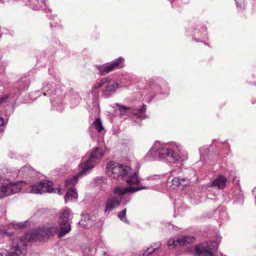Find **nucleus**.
<instances>
[{
    "label": "nucleus",
    "instance_id": "1",
    "mask_svg": "<svg viewBox=\"0 0 256 256\" xmlns=\"http://www.w3.org/2000/svg\"><path fill=\"white\" fill-rule=\"evenodd\" d=\"M179 150L178 146L175 144H164L160 146L158 148L153 146L147 153L145 158L148 160H153L156 156H158L160 160H164L170 163H175L181 160H184L188 158L186 155L182 158L177 154Z\"/></svg>",
    "mask_w": 256,
    "mask_h": 256
},
{
    "label": "nucleus",
    "instance_id": "2",
    "mask_svg": "<svg viewBox=\"0 0 256 256\" xmlns=\"http://www.w3.org/2000/svg\"><path fill=\"white\" fill-rule=\"evenodd\" d=\"M104 153L102 149L99 148H94L88 160L82 163L80 165V172L72 178L66 180L65 185L68 186L75 184L77 180L82 176L86 174V172L92 169L97 164V160L102 158Z\"/></svg>",
    "mask_w": 256,
    "mask_h": 256
},
{
    "label": "nucleus",
    "instance_id": "3",
    "mask_svg": "<svg viewBox=\"0 0 256 256\" xmlns=\"http://www.w3.org/2000/svg\"><path fill=\"white\" fill-rule=\"evenodd\" d=\"M34 238L32 233H26L23 236L14 238L12 245V250L14 252H8L7 256H18L20 254L25 255L27 252V244L34 241Z\"/></svg>",
    "mask_w": 256,
    "mask_h": 256
},
{
    "label": "nucleus",
    "instance_id": "4",
    "mask_svg": "<svg viewBox=\"0 0 256 256\" xmlns=\"http://www.w3.org/2000/svg\"><path fill=\"white\" fill-rule=\"evenodd\" d=\"M29 192L34 194L49 192L58 193L60 195L62 194L60 188H54L53 183L47 180H41L32 185L30 188Z\"/></svg>",
    "mask_w": 256,
    "mask_h": 256
},
{
    "label": "nucleus",
    "instance_id": "5",
    "mask_svg": "<svg viewBox=\"0 0 256 256\" xmlns=\"http://www.w3.org/2000/svg\"><path fill=\"white\" fill-rule=\"evenodd\" d=\"M216 241L204 242L194 248V252L198 256H214V252L218 246Z\"/></svg>",
    "mask_w": 256,
    "mask_h": 256
},
{
    "label": "nucleus",
    "instance_id": "6",
    "mask_svg": "<svg viewBox=\"0 0 256 256\" xmlns=\"http://www.w3.org/2000/svg\"><path fill=\"white\" fill-rule=\"evenodd\" d=\"M107 172H111V176L114 178L123 180L131 170L130 166L120 164H114L110 162L106 166Z\"/></svg>",
    "mask_w": 256,
    "mask_h": 256
},
{
    "label": "nucleus",
    "instance_id": "7",
    "mask_svg": "<svg viewBox=\"0 0 256 256\" xmlns=\"http://www.w3.org/2000/svg\"><path fill=\"white\" fill-rule=\"evenodd\" d=\"M70 210L69 208H65L58 218L60 231L58 236L61 238L68 233L71 230V226L69 222L70 215Z\"/></svg>",
    "mask_w": 256,
    "mask_h": 256
},
{
    "label": "nucleus",
    "instance_id": "8",
    "mask_svg": "<svg viewBox=\"0 0 256 256\" xmlns=\"http://www.w3.org/2000/svg\"><path fill=\"white\" fill-rule=\"evenodd\" d=\"M2 178L0 177V198H2L21 190V188L16 183H10L4 185L1 183Z\"/></svg>",
    "mask_w": 256,
    "mask_h": 256
},
{
    "label": "nucleus",
    "instance_id": "9",
    "mask_svg": "<svg viewBox=\"0 0 256 256\" xmlns=\"http://www.w3.org/2000/svg\"><path fill=\"white\" fill-rule=\"evenodd\" d=\"M146 189V186H116L114 189L113 192L115 194H118L120 196H122L127 193L134 192L140 190Z\"/></svg>",
    "mask_w": 256,
    "mask_h": 256
},
{
    "label": "nucleus",
    "instance_id": "10",
    "mask_svg": "<svg viewBox=\"0 0 256 256\" xmlns=\"http://www.w3.org/2000/svg\"><path fill=\"white\" fill-rule=\"evenodd\" d=\"M105 89L103 90L102 92L105 97L108 98L110 96L111 93L116 91L118 88V83L112 80V79L108 78V80L104 84Z\"/></svg>",
    "mask_w": 256,
    "mask_h": 256
},
{
    "label": "nucleus",
    "instance_id": "11",
    "mask_svg": "<svg viewBox=\"0 0 256 256\" xmlns=\"http://www.w3.org/2000/svg\"><path fill=\"white\" fill-rule=\"evenodd\" d=\"M120 199L118 197L114 196L108 199L106 202L104 212L108 214L114 208L120 206Z\"/></svg>",
    "mask_w": 256,
    "mask_h": 256
},
{
    "label": "nucleus",
    "instance_id": "12",
    "mask_svg": "<svg viewBox=\"0 0 256 256\" xmlns=\"http://www.w3.org/2000/svg\"><path fill=\"white\" fill-rule=\"evenodd\" d=\"M34 172V169L30 165H26L18 170V176L20 177L27 178L30 176Z\"/></svg>",
    "mask_w": 256,
    "mask_h": 256
},
{
    "label": "nucleus",
    "instance_id": "13",
    "mask_svg": "<svg viewBox=\"0 0 256 256\" xmlns=\"http://www.w3.org/2000/svg\"><path fill=\"white\" fill-rule=\"evenodd\" d=\"M78 198V194L76 189L74 188H72L68 189L65 195V202L76 200Z\"/></svg>",
    "mask_w": 256,
    "mask_h": 256
},
{
    "label": "nucleus",
    "instance_id": "14",
    "mask_svg": "<svg viewBox=\"0 0 256 256\" xmlns=\"http://www.w3.org/2000/svg\"><path fill=\"white\" fill-rule=\"evenodd\" d=\"M226 179L225 177L220 176L211 183L212 186H217L219 189L222 188L226 186Z\"/></svg>",
    "mask_w": 256,
    "mask_h": 256
},
{
    "label": "nucleus",
    "instance_id": "15",
    "mask_svg": "<svg viewBox=\"0 0 256 256\" xmlns=\"http://www.w3.org/2000/svg\"><path fill=\"white\" fill-rule=\"evenodd\" d=\"M126 181L130 186L138 185L140 181L138 178V172H134L132 174H130L126 178Z\"/></svg>",
    "mask_w": 256,
    "mask_h": 256
},
{
    "label": "nucleus",
    "instance_id": "16",
    "mask_svg": "<svg viewBox=\"0 0 256 256\" xmlns=\"http://www.w3.org/2000/svg\"><path fill=\"white\" fill-rule=\"evenodd\" d=\"M100 75L104 76L114 70L110 63H107L106 65L97 66Z\"/></svg>",
    "mask_w": 256,
    "mask_h": 256
},
{
    "label": "nucleus",
    "instance_id": "17",
    "mask_svg": "<svg viewBox=\"0 0 256 256\" xmlns=\"http://www.w3.org/2000/svg\"><path fill=\"white\" fill-rule=\"evenodd\" d=\"M146 110V106L142 104V107L138 110L134 109L130 111L132 114L135 115L139 118H144L145 112Z\"/></svg>",
    "mask_w": 256,
    "mask_h": 256
},
{
    "label": "nucleus",
    "instance_id": "18",
    "mask_svg": "<svg viewBox=\"0 0 256 256\" xmlns=\"http://www.w3.org/2000/svg\"><path fill=\"white\" fill-rule=\"evenodd\" d=\"M124 60L122 57H119L116 60L112 61L110 64L114 69L120 68L124 66Z\"/></svg>",
    "mask_w": 256,
    "mask_h": 256
},
{
    "label": "nucleus",
    "instance_id": "19",
    "mask_svg": "<svg viewBox=\"0 0 256 256\" xmlns=\"http://www.w3.org/2000/svg\"><path fill=\"white\" fill-rule=\"evenodd\" d=\"M42 90L44 96H52L54 88L52 84L46 83V85L43 86Z\"/></svg>",
    "mask_w": 256,
    "mask_h": 256
},
{
    "label": "nucleus",
    "instance_id": "20",
    "mask_svg": "<svg viewBox=\"0 0 256 256\" xmlns=\"http://www.w3.org/2000/svg\"><path fill=\"white\" fill-rule=\"evenodd\" d=\"M195 238L192 236H182L180 237V246L187 244L193 242Z\"/></svg>",
    "mask_w": 256,
    "mask_h": 256
},
{
    "label": "nucleus",
    "instance_id": "21",
    "mask_svg": "<svg viewBox=\"0 0 256 256\" xmlns=\"http://www.w3.org/2000/svg\"><path fill=\"white\" fill-rule=\"evenodd\" d=\"M44 232L48 236H52L58 232V228L57 226H52L46 228Z\"/></svg>",
    "mask_w": 256,
    "mask_h": 256
},
{
    "label": "nucleus",
    "instance_id": "22",
    "mask_svg": "<svg viewBox=\"0 0 256 256\" xmlns=\"http://www.w3.org/2000/svg\"><path fill=\"white\" fill-rule=\"evenodd\" d=\"M167 244L170 247H174L178 244L180 246V238H170L168 240Z\"/></svg>",
    "mask_w": 256,
    "mask_h": 256
},
{
    "label": "nucleus",
    "instance_id": "23",
    "mask_svg": "<svg viewBox=\"0 0 256 256\" xmlns=\"http://www.w3.org/2000/svg\"><path fill=\"white\" fill-rule=\"evenodd\" d=\"M92 125L98 132H100L104 130L102 122L99 118H96L95 121L94 122Z\"/></svg>",
    "mask_w": 256,
    "mask_h": 256
},
{
    "label": "nucleus",
    "instance_id": "24",
    "mask_svg": "<svg viewBox=\"0 0 256 256\" xmlns=\"http://www.w3.org/2000/svg\"><path fill=\"white\" fill-rule=\"evenodd\" d=\"M126 209L124 208L121 212H118V217L119 218L122 222L128 224V220L126 218Z\"/></svg>",
    "mask_w": 256,
    "mask_h": 256
},
{
    "label": "nucleus",
    "instance_id": "25",
    "mask_svg": "<svg viewBox=\"0 0 256 256\" xmlns=\"http://www.w3.org/2000/svg\"><path fill=\"white\" fill-rule=\"evenodd\" d=\"M108 78L106 77L102 78L100 82L94 84L93 88L92 89V91L98 89L102 86H104V84L107 82Z\"/></svg>",
    "mask_w": 256,
    "mask_h": 256
},
{
    "label": "nucleus",
    "instance_id": "26",
    "mask_svg": "<svg viewBox=\"0 0 256 256\" xmlns=\"http://www.w3.org/2000/svg\"><path fill=\"white\" fill-rule=\"evenodd\" d=\"M158 249V247L156 248H152V247L148 248L144 252L142 255L144 256H148L150 254L154 252Z\"/></svg>",
    "mask_w": 256,
    "mask_h": 256
},
{
    "label": "nucleus",
    "instance_id": "27",
    "mask_svg": "<svg viewBox=\"0 0 256 256\" xmlns=\"http://www.w3.org/2000/svg\"><path fill=\"white\" fill-rule=\"evenodd\" d=\"M116 105L120 108V110L121 112V114H123V112H126V111H128L130 110V108L120 104H116Z\"/></svg>",
    "mask_w": 256,
    "mask_h": 256
},
{
    "label": "nucleus",
    "instance_id": "28",
    "mask_svg": "<svg viewBox=\"0 0 256 256\" xmlns=\"http://www.w3.org/2000/svg\"><path fill=\"white\" fill-rule=\"evenodd\" d=\"M96 183L98 184H102V183H104L106 181V178L105 177L100 176L97 177L94 180Z\"/></svg>",
    "mask_w": 256,
    "mask_h": 256
},
{
    "label": "nucleus",
    "instance_id": "29",
    "mask_svg": "<svg viewBox=\"0 0 256 256\" xmlns=\"http://www.w3.org/2000/svg\"><path fill=\"white\" fill-rule=\"evenodd\" d=\"M181 185L182 186H186L190 184V180L187 178H180Z\"/></svg>",
    "mask_w": 256,
    "mask_h": 256
},
{
    "label": "nucleus",
    "instance_id": "30",
    "mask_svg": "<svg viewBox=\"0 0 256 256\" xmlns=\"http://www.w3.org/2000/svg\"><path fill=\"white\" fill-rule=\"evenodd\" d=\"M180 179V178H174L172 180V182L174 185L176 186H180L181 185Z\"/></svg>",
    "mask_w": 256,
    "mask_h": 256
},
{
    "label": "nucleus",
    "instance_id": "31",
    "mask_svg": "<svg viewBox=\"0 0 256 256\" xmlns=\"http://www.w3.org/2000/svg\"><path fill=\"white\" fill-rule=\"evenodd\" d=\"M94 252V250H91L90 248H86L84 250V253L86 254L88 256L93 254Z\"/></svg>",
    "mask_w": 256,
    "mask_h": 256
},
{
    "label": "nucleus",
    "instance_id": "32",
    "mask_svg": "<svg viewBox=\"0 0 256 256\" xmlns=\"http://www.w3.org/2000/svg\"><path fill=\"white\" fill-rule=\"evenodd\" d=\"M4 128V118L0 116V132H3Z\"/></svg>",
    "mask_w": 256,
    "mask_h": 256
},
{
    "label": "nucleus",
    "instance_id": "33",
    "mask_svg": "<svg viewBox=\"0 0 256 256\" xmlns=\"http://www.w3.org/2000/svg\"><path fill=\"white\" fill-rule=\"evenodd\" d=\"M162 176V175L160 174H154L153 176H150L148 177V180H154V179H160Z\"/></svg>",
    "mask_w": 256,
    "mask_h": 256
},
{
    "label": "nucleus",
    "instance_id": "34",
    "mask_svg": "<svg viewBox=\"0 0 256 256\" xmlns=\"http://www.w3.org/2000/svg\"><path fill=\"white\" fill-rule=\"evenodd\" d=\"M26 224V222H20L18 223L14 226L17 228H24Z\"/></svg>",
    "mask_w": 256,
    "mask_h": 256
},
{
    "label": "nucleus",
    "instance_id": "35",
    "mask_svg": "<svg viewBox=\"0 0 256 256\" xmlns=\"http://www.w3.org/2000/svg\"><path fill=\"white\" fill-rule=\"evenodd\" d=\"M9 98V95L6 94L0 98V104H3L6 102V100Z\"/></svg>",
    "mask_w": 256,
    "mask_h": 256
},
{
    "label": "nucleus",
    "instance_id": "36",
    "mask_svg": "<svg viewBox=\"0 0 256 256\" xmlns=\"http://www.w3.org/2000/svg\"><path fill=\"white\" fill-rule=\"evenodd\" d=\"M150 88L152 90L155 92H158L160 90V86H159L156 84H152L150 86Z\"/></svg>",
    "mask_w": 256,
    "mask_h": 256
},
{
    "label": "nucleus",
    "instance_id": "37",
    "mask_svg": "<svg viewBox=\"0 0 256 256\" xmlns=\"http://www.w3.org/2000/svg\"><path fill=\"white\" fill-rule=\"evenodd\" d=\"M20 82L24 83V85L23 86L20 87V88L25 89L28 87V84H29V82L28 80H21Z\"/></svg>",
    "mask_w": 256,
    "mask_h": 256
},
{
    "label": "nucleus",
    "instance_id": "38",
    "mask_svg": "<svg viewBox=\"0 0 256 256\" xmlns=\"http://www.w3.org/2000/svg\"><path fill=\"white\" fill-rule=\"evenodd\" d=\"M32 4H35V5H36L37 4H39V0H32Z\"/></svg>",
    "mask_w": 256,
    "mask_h": 256
},
{
    "label": "nucleus",
    "instance_id": "39",
    "mask_svg": "<svg viewBox=\"0 0 256 256\" xmlns=\"http://www.w3.org/2000/svg\"><path fill=\"white\" fill-rule=\"evenodd\" d=\"M40 8V6H34L32 8L34 10H39Z\"/></svg>",
    "mask_w": 256,
    "mask_h": 256
},
{
    "label": "nucleus",
    "instance_id": "40",
    "mask_svg": "<svg viewBox=\"0 0 256 256\" xmlns=\"http://www.w3.org/2000/svg\"><path fill=\"white\" fill-rule=\"evenodd\" d=\"M85 216L88 220H89L90 218V216L88 214H86Z\"/></svg>",
    "mask_w": 256,
    "mask_h": 256
},
{
    "label": "nucleus",
    "instance_id": "41",
    "mask_svg": "<svg viewBox=\"0 0 256 256\" xmlns=\"http://www.w3.org/2000/svg\"><path fill=\"white\" fill-rule=\"evenodd\" d=\"M206 28L204 27V28H202V32H206Z\"/></svg>",
    "mask_w": 256,
    "mask_h": 256
},
{
    "label": "nucleus",
    "instance_id": "42",
    "mask_svg": "<svg viewBox=\"0 0 256 256\" xmlns=\"http://www.w3.org/2000/svg\"><path fill=\"white\" fill-rule=\"evenodd\" d=\"M50 25H51L52 26H54V22H50Z\"/></svg>",
    "mask_w": 256,
    "mask_h": 256
},
{
    "label": "nucleus",
    "instance_id": "43",
    "mask_svg": "<svg viewBox=\"0 0 256 256\" xmlns=\"http://www.w3.org/2000/svg\"><path fill=\"white\" fill-rule=\"evenodd\" d=\"M236 4L237 7L240 6V4L237 1H236Z\"/></svg>",
    "mask_w": 256,
    "mask_h": 256
},
{
    "label": "nucleus",
    "instance_id": "44",
    "mask_svg": "<svg viewBox=\"0 0 256 256\" xmlns=\"http://www.w3.org/2000/svg\"><path fill=\"white\" fill-rule=\"evenodd\" d=\"M256 192V188H254L253 189V190H252V192H253V193H254V192Z\"/></svg>",
    "mask_w": 256,
    "mask_h": 256
},
{
    "label": "nucleus",
    "instance_id": "45",
    "mask_svg": "<svg viewBox=\"0 0 256 256\" xmlns=\"http://www.w3.org/2000/svg\"><path fill=\"white\" fill-rule=\"evenodd\" d=\"M220 217L221 218H224V216H220Z\"/></svg>",
    "mask_w": 256,
    "mask_h": 256
},
{
    "label": "nucleus",
    "instance_id": "46",
    "mask_svg": "<svg viewBox=\"0 0 256 256\" xmlns=\"http://www.w3.org/2000/svg\"><path fill=\"white\" fill-rule=\"evenodd\" d=\"M200 154L201 155L202 154V150H201L200 148Z\"/></svg>",
    "mask_w": 256,
    "mask_h": 256
},
{
    "label": "nucleus",
    "instance_id": "47",
    "mask_svg": "<svg viewBox=\"0 0 256 256\" xmlns=\"http://www.w3.org/2000/svg\"><path fill=\"white\" fill-rule=\"evenodd\" d=\"M0 256H4L2 253H0Z\"/></svg>",
    "mask_w": 256,
    "mask_h": 256
},
{
    "label": "nucleus",
    "instance_id": "48",
    "mask_svg": "<svg viewBox=\"0 0 256 256\" xmlns=\"http://www.w3.org/2000/svg\"><path fill=\"white\" fill-rule=\"evenodd\" d=\"M197 31H198V30H195V33H197Z\"/></svg>",
    "mask_w": 256,
    "mask_h": 256
},
{
    "label": "nucleus",
    "instance_id": "49",
    "mask_svg": "<svg viewBox=\"0 0 256 256\" xmlns=\"http://www.w3.org/2000/svg\"><path fill=\"white\" fill-rule=\"evenodd\" d=\"M255 202H256V198H255Z\"/></svg>",
    "mask_w": 256,
    "mask_h": 256
},
{
    "label": "nucleus",
    "instance_id": "50",
    "mask_svg": "<svg viewBox=\"0 0 256 256\" xmlns=\"http://www.w3.org/2000/svg\"><path fill=\"white\" fill-rule=\"evenodd\" d=\"M44 2L46 4V0H44Z\"/></svg>",
    "mask_w": 256,
    "mask_h": 256
}]
</instances>
